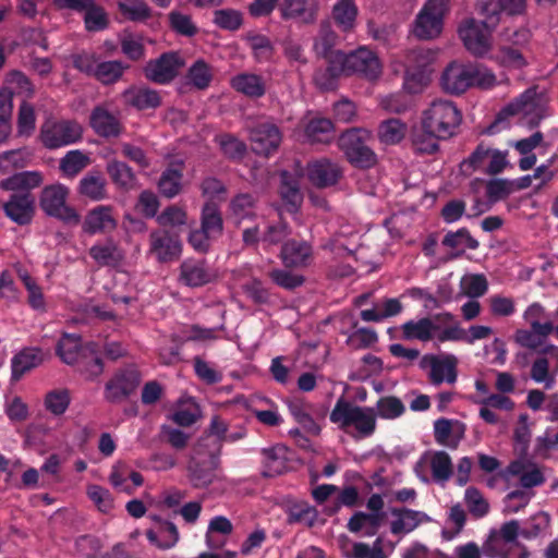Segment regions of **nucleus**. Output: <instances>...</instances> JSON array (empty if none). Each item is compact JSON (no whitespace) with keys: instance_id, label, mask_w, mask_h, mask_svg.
I'll list each match as a JSON object with an SVG mask.
<instances>
[{"instance_id":"nucleus-1","label":"nucleus","mask_w":558,"mask_h":558,"mask_svg":"<svg viewBox=\"0 0 558 558\" xmlns=\"http://www.w3.org/2000/svg\"><path fill=\"white\" fill-rule=\"evenodd\" d=\"M242 437V434L227 435L226 421H211L209 434L201 438L195 447V453L202 454V448L213 441L216 450H210L206 459L201 460L193 457L187 465L189 480L193 487L204 488L213 483L216 477L215 470L218 465V448L221 439L234 441Z\"/></svg>"},{"instance_id":"nucleus-2","label":"nucleus","mask_w":558,"mask_h":558,"mask_svg":"<svg viewBox=\"0 0 558 558\" xmlns=\"http://www.w3.org/2000/svg\"><path fill=\"white\" fill-rule=\"evenodd\" d=\"M57 353L64 363L75 365L87 379H94L104 372L98 345L94 342L82 345L76 335L64 333L58 343Z\"/></svg>"},{"instance_id":"nucleus-3","label":"nucleus","mask_w":558,"mask_h":558,"mask_svg":"<svg viewBox=\"0 0 558 558\" xmlns=\"http://www.w3.org/2000/svg\"><path fill=\"white\" fill-rule=\"evenodd\" d=\"M485 20L466 19L458 28V34L464 47L474 56L483 57L492 49V33L500 22V12L494 2L483 7Z\"/></svg>"},{"instance_id":"nucleus-4","label":"nucleus","mask_w":558,"mask_h":558,"mask_svg":"<svg viewBox=\"0 0 558 558\" xmlns=\"http://www.w3.org/2000/svg\"><path fill=\"white\" fill-rule=\"evenodd\" d=\"M425 126L447 140L452 137L462 122V113L451 100L437 99L422 113Z\"/></svg>"},{"instance_id":"nucleus-5","label":"nucleus","mask_w":558,"mask_h":558,"mask_svg":"<svg viewBox=\"0 0 558 558\" xmlns=\"http://www.w3.org/2000/svg\"><path fill=\"white\" fill-rule=\"evenodd\" d=\"M545 105L535 88H529L499 113L496 123L510 116H520L521 123L530 129L539 124L545 117Z\"/></svg>"},{"instance_id":"nucleus-6","label":"nucleus","mask_w":558,"mask_h":558,"mask_svg":"<svg viewBox=\"0 0 558 558\" xmlns=\"http://www.w3.org/2000/svg\"><path fill=\"white\" fill-rule=\"evenodd\" d=\"M437 320L449 323L453 322L454 317L451 313H442L437 315L435 318L422 317L418 319H410L403 323L400 327L402 339L408 341L417 340L421 342H428L432 340L439 343L447 342L448 340H441L442 333L446 331V327L442 328Z\"/></svg>"},{"instance_id":"nucleus-7","label":"nucleus","mask_w":558,"mask_h":558,"mask_svg":"<svg viewBox=\"0 0 558 558\" xmlns=\"http://www.w3.org/2000/svg\"><path fill=\"white\" fill-rule=\"evenodd\" d=\"M339 58L345 71V76L359 75L368 81L377 80L383 72V64L377 54L367 47L344 53L338 51Z\"/></svg>"},{"instance_id":"nucleus-8","label":"nucleus","mask_w":558,"mask_h":558,"mask_svg":"<svg viewBox=\"0 0 558 558\" xmlns=\"http://www.w3.org/2000/svg\"><path fill=\"white\" fill-rule=\"evenodd\" d=\"M369 137L371 133L363 129H353L340 136L339 146L352 165L371 168L376 163L375 153L366 145Z\"/></svg>"},{"instance_id":"nucleus-9","label":"nucleus","mask_w":558,"mask_h":558,"mask_svg":"<svg viewBox=\"0 0 558 558\" xmlns=\"http://www.w3.org/2000/svg\"><path fill=\"white\" fill-rule=\"evenodd\" d=\"M448 0H427L417 13L413 34L418 39L428 40L438 37L442 31L444 15Z\"/></svg>"},{"instance_id":"nucleus-10","label":"nucleus","mask_w":558,"mask_h":558,"mask_svg":"<svg viewBox=\"0 0 558 558\" xmlns=\"http://www.w3.org/2000/svg\"><path fill=\"white\" fill-rule=\"evenodd\" d=\"M69 189L56 183L46 186L40 194V207L50 217L58 218L70 225H77L80 216L74 208L66 204Z\"/></svg>"},{"instance_id":"nucleus-11","label":"nucleus","mask_w":558,"mask_h":558,"mask_svg":"<svg viewBox=\"0 0 558 558\" xmlns=\"http://www.w3.org/2000/svg\"><path fill=\"white\" fill-rule=\"evenodd\" d=\"M82 134V126L70 120L47 121L40 130L41 142L50 149L74 144L81 140Z\"/></svg>"},{"instance_id":"nucleus-12","label":"nucleus","mask_w":558,"mask_h":558,"mask_svg":"<svg viewBox=\"0 0 558 558\" xmlns=\"http://www.w3.org/2000/svg\"><path fill=\"white\" fill-rule=\"evenodd\" d=\"M457 365L458 359L453 354H426L420 361L421 368L428 371L430 381L436 385L444 381L453 384L457 380Z\"/></svg>"},{"instance_id":"nucleus-13","label":"nucleus","mask_w":558,"mask_h":558,"mask_svg":"<svg viewBox=\"0 0 558 558\" xmlns=\"http://www.w3.org/2000/svg\"><path fill=\"white\" fill-rule=\"evenodd\" d=\"M142 376L135 367H128L117 372L106 384L105 398L111 402H119L133 393L141 383Z\"/></svg>"},{"instance_id":"nucleus-14","label":"nucleus","mask_w":558,"mask_h":558,"mask_svg":"<svg viewBox=\"0 0 558 558\" xmlns=\"http://www.w3.org/2000/svg\"><path fill=\"white\" fill-rule=\"evenodd\" d=\"M182 252L180 236L168 230H155L149 234V254L158 262L168 263L179 258Z\"/></svg>"},{"instance_id":"nucleus-15","label":"nucleus","mask_w":558,"mask_h":558,"mask_svg":"<svg viewBox=\"0 0 558 558\" xmlns=\"http://www.w3.org/2000/svg\"><path fill=\"white\" fill-rule=\"evenodd\" d=\"M183 65L181 58L175 52L161 54L158 59L149 61L144 73L146 78L157 84H168L179 73Z\"/></svg>"},{"instance_id":"nucleus-16","label":"nucleus","mask_w":558,"mask_h":558,"mask_svg":"<svg viewBox=\"0 0 558 558\" xmlns=\"http://www.w3.org/2000/svg\"><path fill=\"white\" fill-rule=\"evenodd\" d=\"M282 20L298 25L313 24L317 19V0H283L278 5Z\"/></svg>"},{"instance_id":"nucleus-17","label":"nucleus","mask_w":558,"mask_h":558,"mask_svg":"<svg viewBox=\"0 0 558 558\" xmlns=\"http://www.w3.org/2000/svg\"><path fill=\"white\" fill-rule=\"evenodd\" d=\"M473 63L453 61L442 72L441 87L449 94L460 95L472 87Z\"/></svg>"},{"instance_id":"nucleus-18","label":"nucleus","mask_w":558,"mask_h":558,"mask_svg":"<svg viewBox=\"0 0 558 558\" xmlns=\"http://www.w3.org/2000/svg\"><path fill=\"white\" fill-rule=\"evenodd\" d=\"M2 209L13 222L25 226L31 223L35 214V198L31 192L12 193Z\"/></svg>"},{"instance_id":"nucleus-19","label":"nucleus","mask_w":558,"mask_h":558,"mask_svg":"<svg viewBox=\"0 0 558 558\" xmlns=\"http://www.w3.org/2000/svg\"><path fill=\"white\" fill-rule=\"evenodd\" d=\"M250 138L256 154L268 156L278 149L282 135L277 125L263 122L251 130Z\"/></svg>"},{"instance_id":"nucleus-20","label":"nucleus","mask_w":558,"mask_h":558,"mask_svg":"<svg viewBox=\"0 0 558 558\" xmlns=\"http://www.w3.org/2000/svg\"><path fill=\"white\" fill-rule=\"evenodd\" d=\"M217 278V272L204 259H185L180 266V282L197 288Z\"/></svg>"},{"instance_id":"nucleus-21","label":"nucleus","mask_w":558,"mask_h":558,"mask_svg":"<svg viewBox=\"0 0 558 558\" xmlns=\"http://www.w3.org/2000/svg\"><path fill=\"white\" fill-rule=\"evenodd\" d=\"M89 256L99 267H119L123 264L125 252L113 239H106L94 243Z\"/></svg>"},{"instance_id":"nucleus-22","label":"nucleus","mask_w":558,"mask_h":558,"mask_svg":"<svg viewBox=\"0 0 558 558\" xmlns=\"http://www.w3.org/2000/svg\"><path fill=\"white\" fill-rule=\"evenodd\" d=\"M308 180L317 187H329L338 183L342 170L338 163L329 159L310 162L306 168Z\"/></svg>"},{"instance_id":"nucleus-23","label":"nucleus","mask_w":558,"mask_h":558,"mask_svg":"<svg viewBox=\"0 0 558 558\" xmlns=\"http://www.w3.org/2000/svg\"><path fill=\"white\" fill-rule=\"evenodd\" d=\"M230 86L238 93L251 98L258 99L267 92V78L255 72H241L232 76Z\"/></svg>"},{"instance_id":"nucleus-24","label":"nucleus","mask_w":558,"mask_h":558,"mask_svg":"<svg viewBox=\"0 0 558 558\" xmlns=\"http://www.w3.org/2000/svg\"><path fill=\"white\" fill-rule=\"evenodd\" d=\"M117 220L112 215V207L100 205L87 213L83 221V231L88 234L105 233L114 230Z\"/></svg>"},{"instance_id":"nucleus-25","label":"nucleus","mask_w":558,"mask_h":558,"mask_svg":"<svg viewBox=\"0 0 558 558\" xmlns=\"http://www.w3.org/2000/svg\"><path fill=\"white\" fill-rule=\"evenodd\" d=\"M197 421H173L172 424H163L160 429V439L177 450L187 446L194 435V423Z\"/></svg>"},{"instance_id":"nucleus-26","label":"nucleus","mask_w":558,"mask_h":558,"mask_svg":"<svg viewBox=\"0 0 558 558\" xmlns=\"http://www.w3.org/2000/svg\"><path fill=\"white\" fill-rule=\"evenodd\" d=\"M390 512L397 517L390 523V531L393 535L410 533L421 523L430 521V518L425 512L409 508H392Z\"/></svg>"},{"instance_id":"nucleus-27","label":"nucleus","mask_w":558,"mask_h":558,"mask_svg":"<svg viewBox=\"0 0 558 558\" xmlns=\"http://www.w3.org/2000/svg\"><path fill=\"white\" fill-rule=\"evenodd\" d=\"M328 66L319 69L314 74V83L322 90H331L336 88L339 77L345 76L342 62L338 51L330 53Z\"/></svg>"},{"instance_id":"nucleus-28","label":"nucleus","mask_w":558,"mask_h":558,"mask_svg":"<svg viewBox=\"0 0 558 558\" xmlns=\"http://www.w3.org/2000/svg\"><path fill=\"white\" fill-rule=\"evenodd\" d=\"M151 520L158 523V532L146 531L147 539L160 549H170L179 541V531L174 523L162 520L158 515H151Z\"/></svg>"},{"instance_id":"nucleus-29","label":"nucleus","mask_w":558,"mask_h":558,"mask_svg":"<svg viewBox=\"0 0 558 558\" xmlns=\"http://www.w3.org/2000/svg\"><path fill=\"white\" fill-rule=\"evenodd\" d=\"M123 99L138 110L155 109L160 106L161 98L157 90L145 86H132L123 93Z\"/></svg>"},{"instance_id":"nucleus-30","label":"nucleus","mask_w":558,"mask_h":558,"mask_svg":"<svg viewBox=\"0 0 558 558\" xmlns=\"http://www.w3.org/2000/svg\"><path fill=\"white\" fill-rule=\"evenodd\" d=\"M492 333L493 328L488 326L473 325L466 331L458 323H454L446 327L441 340L464 341L472 344L477 340L487 339Z\"/></svg>"},{"instance_id":"nucleus-31","label":"nucleus","mask_w":558,"mask_h":558,"mask_svg":"<svg viewBox=\"0 0 558 558\" xmlns=\"http://www.w3.org/2000/svg\"><path fill=\"white\" fill-rule=\"evenodd\" d=\"M286 513L289 524H302L306 527H313L318 519V510L304 500L289 502Z\"/></svg>"},{"instance_id":"nucleus-32","label":"nucleus","mask_w":558,"mask_h":558,"mask_svg":"<svg viewBox=\"0 0 558 558\" xmlns=\"http://www.w3.org/2000/svg\"><path fill=\"white\" fill-rule=\"evenodd\" d=\"M263 471L265 477H275L287 470V448L284 446H274L263 449Z\"/></svg>"},{"instance_id":"nucleus-33","label":"nucleus","mask_w":558,"mask_h":558,"mask_svg":"<svg viewBox=\"0 0 558 558\" xmlns=\"http://www.w3.org/2000/svg\"><path fill=\"white\" fill-rule=\"evenodd\" d=\"M78 193L94 202L107 198V182L104 175L98 171L86 173L78 182Z\"/></svg>"},{"instance_id":"nucleus-34","label":"nucleus","mask_w":558,"mask_h":558,"mask_svg":"<svg viewBox=\"0 0 558 558\" xmlns=\"http://www.w3.org/2000/svg\"><path fill=\"white\" fill-rule=\"evenodd\" d=\"M257 199L248 193L235 195L229 204L231 219L240 225L244 220H252L256 217Z\"/></svg>"},{"instance_id":"nucleus-35","label":"nucleus","mask_w":558,"mask_h":558,"mask_svg":"<svg viewBox=\"0 0 558 558\" xmlns=\"http://www.w3.org/2000/svg\"><path fill=\"white\" fill-rule=\"evenodd\" d=\"M281 257L287 266H306L312 257V246L305 241L290 240L283 244Z\"/></svg>"},{"instance_id":"nucleus-36","label":"nucleus","mask_w":558,"mask_h":558,"mask_svg":"<svg viewBox=\"0 0 558 558\" xmlns=\"http://www.w3.org/2000/svg\"><path fill=\"white\" fill-rule=\"evenodd\" d=\"M43 182V175L38 171H24L15 173L0 182V187L13 193L29 192L39 186Z\"/></svg>"},{"instance_id":"nucleus-37","label":"nucleus","mask_w":558,"mask_h":558,"mask_svg":"<svg viewBox=\"0 0 558 558\" xmlns=\"http://www.w3.org/2000/svg\"><path fill=\"white\" fill-rule=\"evenodd\" d=\"M90 125L98 135L104 137L118 136L121 131L118 119L101 107L95 108L92 112Z\"/></svg>"},{"instance_id":"nucleus-38","label":"nucleus","mask_w":558,"mask_h":558,"mask_svg":"<svg viewBox=\"0 0 558 558\" xmlns=\"http://www.w3.org/2000/svg\"><path fill=\"white\" fill-rule=\"evenodd\" d=\"M43 362V354L39 349L27 348L14 355L11 361L12 377L20 379L25 373L38 366Z\"/></svg>"},{"instance_id":"nucleus-39","label":"nucleus","mask_w":558,"mask_h":558,"mask_svg":"<svg viewBox=\"0 0 558 558\" xmlns=\"http://www.w3.org/2000/svg\"><path fill=\"white\" fill-rule=\"evenodd\" d=\"M183 162L167 168L158 182L160 193L168 198L177 196L182 189Z\"/></svg>"},{"instance_id":"nucleus-40","label":"nucleus","mask_w":558,"mask_h":558,"mask_svg":"<svg viewBox=\"0 0 558 558\" xmlns=\"http://www.w3.org/2000/svg\"><path fill=\"white\" fill-rule=\"evenodd\" d=\"M447 140L440 134L425 126V122L421 120L420 126L414 129L412 142L414 148L423 154H433L439 148V141Z\"/></svg>"},{"instance_id":"nucleus-41","label":"nucleus","mask_w":558,"mask_h":558,"mask_svg":"<svg viewBox=\"0 0 558 558\" xmlns=\"http://www.w3.org/2000/svg\"><path fill=\"white\" fill-rule=\"evenodd\" d=\"M280 178L281 198L288 206V211L295 213L303 199V195L300 191L299 181L287 171L281 172Z\"/></svg>"},{"instance_id":"nucleus-42","label":"nucleus","mask_w":558,"mask_h":558,"mask_svg":"<svg viewBox=\"0 0 558 558\" xmlns=\"http://www.w3.org/2000/svg\"><path fill=\"white\" fill-rule=\"evenodd\" d=\"M332 16L343 32L352 31L357 16V7L354 0H338L333 5Z\"/></svg>"},{"instance_id":"nucleus-43","label":"nucleus","mask_w":558,"mask_h":558,"mask_svg":"<svg viewBox=\"0 0 558 558\" xmlns=\"http://www.w3.org/2000/svg\"><path fill=\"white\" fill-rule=\"evenodd\" d=\"M106 169L112 182L119 187L128 191L136 186V175L125 162L111 160Z\"/></svg>"},{"instance_id":"nucleus-44","label":"nucleus","mask_w":558,"mask_h":558,"mask_svg":"<svg viewBox=\"0 0 558 558\" xmlns=\"http://www.w3.org/2000/svg\"><path fill=\"white\" fill-rule=\"evenodd\" d=\"M118 9L125 20L135 23H144L153 16V10L143 0L119 1Z\"/></svg>"},{"instance_id":"nucleus-45","label":"nucleus","mask_w":558,"mask_h":558,"mask_svg":"<svg viewBox=\"0 0 558 558\" xmlns=\"http://www.w3.org/2000/svg\"><path fill=\"white\" fill-rule=\"evenodd\" d=\"M90 163V158L87 154L82 150L74 149L68 151L64 157L60 159V170L66 178L76 177L82 170H84Z\"/></svg>"},{"instance_id":"nucleus-46","label":"nucleus","mask_w":558,"mask_h":558,"mask_svg":"<svg viewBox=\"0 0 558 558\" xmlns=\"http://www.w3.org/2000/svg\"><path fill=\"white\" fill-rule=\"evenodd\" d=\"M441 244L457 254H462L465 250H476L478 247V241L465 228H461L456 232H448L444 236Z\"/></svg>"},{"instance_id":"nucleus-47","label":"nucleus","mask_w":558,"mask_h":558,"mask_svg":"<svg viewBox=\"0 0 558 558\" xmlns=\"http://www.w3.org/2000/svg\"><path fill=\"white\" fill-rule=\"evenodd\" d=\"M201 228L213 238H218L223 230V221L216 204L207 202L202 209Z\"/></svg>"},{"instance_id":"nucleus-48","label":"nucleus","mask_w":558,"mask_h":558,"mask_svg":"<svg viewBox=\"0 0 558 558\" xmlns=\"http://www.w3.org/2000/svg\"><path fill=\"white\" fill-rule=\"evenodd\" d=\"M305 136L312 143H327L333 137V124L329 119H313L305 128Z\"/></svg>"},{"instance_id":"nucleus-49","label":"nucleus","mask_w":558,"mask_h":558,"mask_svg":"<svg viewBox=\"0 0 558 558\" xmlns=\"http://www.w3.org/2000/svg\"><path fill=\"white\" fill-rule=\"evenodd\" d=\"M464 428L459 434L452 433V421H435L434 434L437 444L456 449L463 437Z\"/></svg>"},{"instance_id":"nucleus-50","label":"nucleus","mask_w":558,"mask_h":558,"mask_svg":"<svg viewBox=\"0 0 558 558\" xmlns=\"http://www.w3.org/2000/svg\"><path fill=\"white\" fill-rule=\"evenodd\" d=\"M2 89L10 92V96H23L24 98L32 97L34 88L29 80L20 71H12L5 78V85Z\"/></svg>"},{"instance_id":"nucleus-51","label":"nucleus","mask_w":558,"mask_h":558,"mask_svg":"<svg viewBox=\"0 0 558 558\" xmlns=\"http://www.w3.org/2000/svg\"><path fill=\"white\" fill-rule=\"evenodd\" d=\"M245 40L258 62L267 61L271 58L274 46L267 36L252 32L246 34Z\"/></svg>"},{"instance_id":"nucleus-52","label":"nucleus","mask_w":558,"mask_h":558,"mask_svg":"<svg viewBox=\"0 0 558 558\" xmlns=\"http://www.w3.org/2000/svg\"><path fill=\"white\" fill-rule=\"evenodd\" d=\"M186 78L195 88L206 89L213 80L211 68L204 60H197L189 69Z\"/></svg>"},{"instance_id":"nucleus-53","label":"nucleus","mask_w":558,"mask_h":558,"mask_svg":"<svg viewBox=\"0 0 558 558\" xmlns=\"http://www.w3.org/2000/svg\"><path fill=\"white\" fill-rule=\"evenodd\" d=\"M405 135V124L399 119H390L379 126L378 136L381 143L395 145L402 141Z\"/></svg>"},{"instance_id":"nucleus-54","label":"nucleus","mask_w":558,"mask_h":558,"mask_svg":"<svg viewBox=\"0 0 558 558\" xmlns=\"http://www.w3.org/2000/svg\"><path fill=\"white\" fill-rule=\"evenodd\" d=\"M487 289V280L483 275H465L460 280L461 293L471 299L484 295Z\"/></svg>"},{"instance_id":"nucleus-55","label":"nucleus","mask_w":558,"mask_h":558,"mask_svg":"<svg viewBox=\"0 0 558 558\" xmlns=\"http://www.w3.org/2000/svg\"><path fill=\"white\" fill-rule=\"evenodd\" d=\"M128 65L121 61H104L99 62L95 68V76L104 84H110L118 81Z\"/></svg>"},{"instance_id":"nucleus-56","label":"nucleus","mask_w":558,"mask_h":558,"mask_svg":"<svg viewBox=\"0 0 558 558\" xmlns=\"http://www.w3.org/2000/svg\"><path fill=\"white\" fill-rule=\"evenodd\" d=\"M84 12V23L87 31L99 32L108 26L107 13L94 0H92V4L87 5Z\"/></svg>"},{"instance_id":"nucleus-57","label":"nucleus","mask_w":558,"mask_h":558,"mask_svg":"<svg viewBox=\"0 0 558 558\" xmlns=\"http://www.w3.org/2000/svg\"><path fill=\"white\" fill-rule=\"evenodd\" d=\"M339 429L355 439L371 436L376 427V421H338Z\"/></svg>"},{"instance_id":"nucleus-58","label":"nucleus","mask_w":558,"mask_h":558,"mask_svg":"<svg viewBox=\"0 0 558 558\" xmlns=\"http://www.w3.org/2000/svg\"><path fill=\"white\" fill-rule=\"evenodd\" d=\"M432 475L436 481H447L452 474V462L445 451H437L430 460Z\"/></svg>"},{"instance_id":"nucleus-59","label":"nucleus","mask_w":558,"mask_h":558,"mask_svg":"<svg viewBox=\"0 0 558 558\" xmlns=\"http://www.w3.org/2000/svg\"><path fill=\"white\" fill-rule=\"evenodd\" d=\"M36 125L35 110L25 100L21 104L17 117V134L28 137L33 134Z\"/></svg>"},{"instance_id":"nucleus-60","label":"nucleus","mask_w":558,"mask_h":558,"mask_svg":"<svg viewBox=\"0 0 558 558\" xmlns=\"http://www.w3.org/2000/svg\"><path fill=\"white\" fill-rule=\"evenodd\" d=\"M214 22L217 26L227 31H236L243 23L242 13L234 9H221L214 13Z\"/></svg>"},{"instance_id":"nucleus-61","label":"nucleus","mask_w":558,"mask_h":558,"mask_svg":"<svg viewBox=\"0 0 558 558\" xmlns=\"http://www.w3.org/2000/svg\"><path fill=\"white\" fill-rule=\"evenodd\" d=\"M281 46L283 56L289 63L298 64L299 66L307 64L308 59L303 45L299 40L288 37L282 40Z\"/></svg>"},{"instance_id":"nucleus-62","label":"nucleus","mask_w":558,"mask_h":558,"mask_svg":"<svg viewBox=\"0 0 558 558\" xmlns=\"http://www.w3.org/2000/svg\"><path fill=\"white\" fill-rule=\"evenodd\" d=\"M169 22L171 28L180 35L192 37L197 33V27L189 14L171 11L169 13Z\"/></svg>"},{"instance_id":"nucleus-63","label":"nucleus","mask_w":558,"mask_h":558,"mask_svg":"<svg viewBox=\"0 0 558 558\" xmlns=\"http://www.w3.org/2000/svg\"><path fill=\"white\" fill-rule=\"evenodd\" d=\"M69 404V391L64 389L50 391L45 398V407L53 415L63 414Z\"/></svg>"},{"instance_id":"nucleus-64","label":"nucleus","mask_w":558,"mask_h":558,"mask_svg":"<svg viewBox=\"0 0 558 558\" xmlns=\"http://www.w3.org/2000/svg\"><path fill=\"white\" fill-rule=\"evenodd\" d=\"M378 341L377 333L374 329L361 327L351 332L347 339V343L353 349H364L374 345Z\"/></svg>"}]
</instances>
